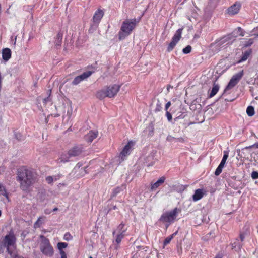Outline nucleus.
<instances>
[{
	"instance_id": "obj_50",
	"label": "nucleus",
	"mask_w": 258,
	"mask_h": 258,
	"mask_svg": "<svg viewBox=\"0 0 258 258\" xmlns=\"http://www.w3.org/2000/svg\"><path fill=\"white\" fill-rule=\"evenodd\" d=\"M251 146H252V148L255 147L256 148H258V142L255 143L254 144L251 145Z\"/></svg>"
},
{
	"instance_id": "obj_49",
	"label": "nucleus",
	"mask_w": 258,
	"mask_h": 258,
	"mask_svg": "<svg viewBox=\"0 0 258 258\" xmlns=\"http://www.w3.org/2000/svg\"><path fill=\"white\" fill-rule=\"evenodd\" d=\"M71 114H72V110L71 109L70 111L68 110L67 115H68V117L69 118L71 117Z\"/></svg>"
},
{
	"instance_id": "obj_7",
	"label": "nucleus",
	"mask_w": 258,
	"mask_h": 258,
	"mask_svg": "<svg viewBox=\"0 0 258 258\" xmlns=\"http://www.w3.org/2000/svg\"><path fill=\"white\" fill-rule=\"evenodd\" d=\"M183 30V28H179L175 32V34L174 35L173 37L172 38V40L170 42V43L169 44L167 48V51L168 52L171 51L176 45V44L178 42V41L180 40V38H181V34Z\"/></svg>"
},
{
	"instance_id": "obj_8",
	"label": "nucleus",
	"mask_w": 258,
	"mask_h": 258,
	"mask_svg": "<svg viewBox=\"0 0 258 258\" xmlns=\"http://www.w3.org/2000/svg\"><path fill=\"white\" fill-rule=\"evenodd\" d=\"M252 146H249L242 148V149H237V153L238 156L240 159L243 158L245 160H249L251 156V149Z\"/></svg>"
},
{
	"instance_id": "obj_55",
	"label": "nucleus",
	"mask_w": 258,
	"mask_h": 258,
	"mask_svg": "<svg viewBox=\"0 0 258 258\" xmlns=\"http://www.w3.org/2000/svg\"><path fill=\"white\" fill-rule=\"evenodd\" d=\"M13 258H24V257L22 256H18L16 254V256L15 257H13Z\"/></svg>"
},
{
	"instance_id": "obj_64",
	"label": "nucleus",
	"mask_w": 258,
	"mask_h": 258,
	"mask_svg": "<svg viewBox=\"0 0 258 258\" xmlns=\"http://www.w3.org/2000/svg\"><path fill=\"white\" fill-rule=\"evenodd\" d=\"M89 258H92V257H91V256H90V257H89Z\"/></svg>"
},
{
	"instance_id": "obj_63",
	"label": "nucleus",
	"mask_w": 258,
	"mask_h": 258,
	"mask_svg": "<svg viewBox=\"0 0 258 258\" xmlns=\"http://www.w3.org/2000/svg\"><path fill=\"white\" fill-rule=\"evenodd\" d=\"M169 89H170V88L169 87H167V90L169 91Z\"/></svg>"
},
{
	"instance_id": "obj_19",
	"label": "nucleus",
	"mask_w": 258,
	"mask_h": 258,
	"mask_svg": "<svg viewBox=\"0 0 258 258\" xmlns=\"http://www.w3.org/2000/svg\"><path fill=\"white\" fill-rule=\"evenodd\" d=\"M165 177L164 176L160 177L156 182L151 185V190H156L159 186H160L162 184H163L165 182Z\"/></svg>"
},
{
	"instance_id": "obj_25",
	"label": "nucleus",
	"mask_w": 258,
	"mask_h": 258,
	"mask_svg": "<svg viewBox=\"0 0 258 258\" xmlns=\"http://www.w3.org/2000/svg\"><path fill=\"white\" fill-rule=\"evenodd\" d=\"M176 117L174 118L175 121H177L179 118H184L186 115V112L184 111L178 112L176 114Z\"/></svg>"
},
{
	"instance_id": "obj_58",
	"label": "nucleus",
	"mask_w": 258,
	"mask_h": 258,
	"mask_svg": "<svg viewBox=\"0 0 258 258\" xmlns=\"http://www.w3.org/2000/svg\"><path fill=\"white\" fill-rule=\"evenodd\" d=\"M227 38H228L227 37H224V38H223V41H225V40H227Z\"/></svg>"
},
{
	"instance_id": "obj_24",
	"label": "nucleus",
	"mask_w": 258,
	"mask_h": 258,
	"mask_svg": "<svg viewBox=\"0 0 258 258\" xmlns=\"http://www.w3.org/2000/svg\"><path fill=\"white\" fill-rule=\"evenodd\" d=\"M219 89V86L218 85L214 84L212 88V90L211 91V92L209 94V97L210 98H211V97H213L214 95H215L216 94V93H217V92L218 91Z\"/></svg>"
},
{
	"instance_id": "obj_41",
	"label": "nucleus",
	"mask_w": 258,
	"mask_h": 258,
	"mask_svg": "<svg viewBox=\"0 0 258 258\" xmlns=\"http://www.w3.org/2000/svg\"><path fill=\"white\" fill-rule=\"evenodd\" d=\"M253 40L251 39H250L247 41H246L245 42V43L244 44V46L245 47L250 46L253 43Z\"/></svg>"
},
{
	"instance_id": "obj_38",
	"label": "nucleus",
	"mask_w": 258,
	"mask_h": 258,
	"mask_svg": "<svg viewBox=\"0 0 258 258\" xmlns=\"http://www.w3.org/2000/svg\"><path fill=\"white\" fill-rule=\"evenodd\" d=\"M72 237L69 233H67L64 235V239L67 241L71 240Z\"/></svg>"
},
{
	"instance_id": "obj_13",
	"label": "nucleus",
	"mask_w": 258,
	"mask_h": 258,
	"mask_svg": "<svg viewBox=\"0 0 258 258\" xmlns=\"http://www.w3.org/2000/svg\"><path fill=\"white\" fill-rule=\"evenodd\" d=\"M206 191L203 189H198L195 191L192 196L193 201L196 202L201 199L205 194Z\"/></svg>"
},
{
	"instance_id": "obj_47",
	"label": "nucleus",
	"mask_w": 258,
	"mask_h": 258,
	"mask_svg": "<svg viewBox=\"0 0 258 258\" xmlns=\"http://www.w3.org/2000/svg\"><path fill=\"white\" fill-rule=\"evenodd\" d=\"M245 238V235L244 234H240V235H239V238H240V242H242V241H243L244 239Z\"/></svg>"
},
{
	"instance_id": "obj_40",
	"label": "nucleus",
	"mask_w": 258,
	"mask_h": 258,
	"mask_svg": "<svg viewBox=\"0 0 258 258\" xmlns=\"http://www.w3.org/2000/svg\"><path fill=\"white\" fill-rule=\"evenodd\" d=\"M166 116L168 120L170 122L171 121L172 119L171 113H170L168 111H167L166 112Z\"/></svg>"
},
{
	"instance_id": "obj_52",
	"label": "nucleus",
	"mask_w": 258,
	"mask_h": 258,
	"mask_svg": "<svg viewBox=\"0 0 258 258\" xmlns=\"http://www.w3.org/2000/svg\"><path fill=\"white\" fill-rule=\"evenodd\" d=\"M49 101H50L49 97H47V98L44 99V102H46Z\"/></svg>"
},
{
	"instance_id": "obj_10",
	"label": "nucleus",
	"mask_w": 258,
	"mask_h": 258,
	"mask_svg": "<svg viewBox=\"0 0 258 258\" xmlns=\"http://www.w3.org/2000/svg\"><path fill=\"white\" fill-rule=\"evenodd\" d=\"M92 74V71H87L84 72L81 75L77 76L74 78L73 81H72V84L74 85H77L79 84L81 81L88 78L89 76L91 75Z\"/></svg>"
},
{
	"instance_id": "obj_2",
	"label": "nucleus",
	"mask_w": 258,
	"mask_h": 258,
	"mask_svg": "<svg viewBox=\"0 0 258 258\" xmlns=\"http://www.w3.org/2000/svg\"><path fill=\"white\" fill-rule=\"evenodd\" d=\"M140 20L135 18L126 19L122 22L120 31L118 33V38L120 40L124 39L128 36L136 27Z\"/></svg>"
},
{
	"instance_id": "obj_37",
	"label": "nucleus",
	"mask_w": 258,
	"mask_h": 258,
	"mask_svg": "<svg viewBox=\"0 0 258 258\" xmlns=\"http://www.w3.org/2000/svg\"><path fill=\"white\" fill-rule=\"evenodd\" d=\"M191 47L190 45L187 46L183 49L182 52L184 54H188L191 52Z\"/></svg>"
},
{
	"instance_id": "obj_6",
	"label": "nucleus",
	"mask_w": 258,
	"mask_h": 258,
	"mask_svg": "<svg viewBox=\"0 0 258 258\" xmlns=\"http://www.w3.org/2000/svg\"><path fill=\"white\" fill-rule=\"evenodd\" d=\"M178 209L174 208L173 210L164 213L159 220L163 223H167L166 228L175 220L177 216Z\"/></svg>"
},
{
	"instance_id": "obj_14",
	"label": "nucleus",
	"mask_w": 258,
	"mask_h": 258,
	"mask_svg": "<svg viewBox=\"0 0 258 258\" xmlns=\"http://www.w3.org/2000/svg\"><path fill=\"white\" fill-rule=\"evenodd\" d=\"M104 15L102 10L98 9L94 14L93 21L95 23H99Z\"/></svg>"
},
{
	"instance_id": "obj_46",
	"label": "nucleus",
	"mask_w": 258,
	"mask_h": 258,
	"mask_svg": "<svg viewBox=\"0 0 258 258\" xmlns=\"http://www.w3.org/2000/svg\"><path fill=\"white\" fill-rule=\"evenodd\" d=\"M26 235H27V233L25 231H23L22 232V233L21 234V238L22 240H23L25 239Z\"/></svg>"
},
{
	"instance_id": "obj_1",
	"label": "nucleus",
	"mask_w": 258,
	"mask_h": 258,
	"mask_svg": "<svg viewBox=\"0 0 258 258\" xmlns=\"http://www.w3.org/2000/svg\"><path fill=\"white\" fill-rule=\"evenodd\" d=\"M17 174V180L20 182V187L23 191H27L31 186L37 181L36 174L26 168H19Z\"/></svg>"
},
{
	"instance_id": "obj_42",
	"label": "nucleus",
	"mask_w": 258,
	"mask_h": 258,
	"mask_svg": "<svg viewBox=\"0 0 258 258\" xmlns=\"http://www.w3.org/2000/svg\"><path fill=\"white\" fill-rule=\"evenodd\" d=\"M175 139H176V138H174L173 137H172L170 135L168 136L166 138L167 141H169V142H172L174 140H175Z\"/></svg>"
},
{
	"instance_id": "obj_12",
	"label": "nucleus",
	"mask_w": 258,
	"mask_h": 258,
	"mask_svg": "<svg viewBox=\"0 0 258 258\" xmlns=\"http://www.w3.org/2000/svg\"><path fill=\"white\" fill-rule=\"evenodd\" d=\"M240 7V3L236 2L228 9V13L230 15H235L239 12Z\"/></svg>"
},
{
	"instance_id": "obj_57",
	"label": "nucleus",
	"mask_w": 258,
	"mask_h": 258,
	"mask_svg": "<svg viewBox=\"0 0 258 258\" xmlns=\"http://www.w3.org/2000/svg\"><path fill=\"white\" fill-rule=\"evenodd\" d=\"M240 35L241 36H243L244 35V34H243V33L241 31L240 32Z\"/></svg>"
},
{
	"instance_id": "obj_59",
	"label": "nucleus",
	"mask_w": 258,
	"mask_h": 258,
	"mask_svg": "<svg viewBox=\"0 0 258 258\" xmlns=\"http://www.w3.org/2000/svg\"><path fill=\"white\" fill-rule=\"evenodd\" d=\"M137 248L139 249H140V248H142V246H139L137 247Z\"/></svg>"
},
{
	"instance_id": "obj_44",
	"label": "nucleus",
	"mask_w": 258,
	"mask_h": 258,
	"mask_svg": "<svg viewBox=\"0 0 258 258\" xmlns=\"http://www.w3.org/2000/svg\"><path fill=\"white\" fill-rule=\"evenodd\" d=\"M170 106H171V102L170 101L168 102L166 104L165 107V110H166V111H168V109Z\"/></svg>"
},
{
	"instance_id": "obj_22",
	"label": "nucleus",
	"mask_w": 258,
	"mask_h": 258,
	"mask_svg": "<svg viewBox=\"0 0 258 258\" xmlns=\"http://www.w3.org/2000/svg\"><path fill=\"white\" fill-rule=\"evenodd\" d=\"M238 83L234 80L233 79L231 78L230 81L229 82L228 85H227L224 91H226L227 90H230L235 87Z\"/></svg>"
},
{
	"instance_id": "obj_45",
	"label": "nucleus",
	"mask_w": 258,
	"mask_h": 258,
	"mask_svg": "<svg viewBox=\"0 0 258 258\" xmlns=\"http://www.w3.org/2000/svg\"><path fill=\"white\" fill-rule=\"evenodd\" d=\"M61 255V258H67V255L64 251H62L61 252H59Z\"/></svg>"
},
{
	"instance_id": "obj_56",
	"label": "nucleus",
	"mask_w": 258,
	"mask_h": 258,
	"mask_svg": "<svg viewBox=\"0 0 258 258\" xmlns=\"http://www.w3.org/2000/svg\"><path fill=\"white\" fill-rule=\"evenodd\" d=\"M58 210V208L55 207L53 209V211H56Z\"/></svg>"
},
{
	"instance_id": "obj_43",
	"label": "nucleus",
	"mask_w": 258,
	"mask_h": 258,
	"mask_svg": "<svg viewBox=\"0 0 258 258\" xmlns=\"http://www.w3.org/2000/svg\"><path fill=\"white\" fill-rule=\"evenodd\" d=\"M15 137L18 140H21L22 139V136L20 133L15 134Z\"/></svg>"
},
{
	"instance_id": "obj_5",
	"label": "nucleus",
	"mask_w": 258,
	"mask_h": 258,
	"mask_svg": "<svg viewBox=\"0 0 258 258\" xmlns=\"http://www.w3.org/2000/svg\"><path fill=\"white\" fill-rule=\"evenodd\" d=\"M40 237L42 239L40 245V251L45 255L51 257L53 255L54 250L49 240L43 235H41Z\"/></svg>"
},
{
	"instance_id": "obj_27",
	"label": "nucleus",
	"mask_w": 258,
	"mask_h": 258,
	"mask_svg": "<svg viewBox=\"0 0 258 258\" xmlns=\"http://www.w3.org/2000/svg\"><path fill=\"white\" fill-rule=\"evenodd\" d=\"M228 157V152L227 151H224L223 158H222V161H221L219 165H220L222 166H224V165L226 163V160L227 159Z\"/></svg>"
},
{
	"instance_id": "obj_15",
	"label": "nucleus",
	"mask_w": 258,
	"mask_h": 258,
	"mask_svg": "<svg viewBox=\"0 0 258 258\" xmlns=\"http://www.w3.org/2000/svg\"><path fill=\"white\" fill-rule=\"evenodd\" d=\"M98 132L96 131H90L85 136V139L88 142H92L93 140L97 138Z\"/></svg>"
},
{
	"instance_id": "obj_30",
	"label": "nucleus",
	"mask_w": 258,
	"mask_h": 258,
	"mask_svg": "<svg viewBox=\"0 0 258 258\" xmlns=\"http://www.w3.org/2000/svg\"><path fill=\"white\" fill-rule=\"evenodd\" d=\"M44 217H39L36 222L34 223V227L35 228H39L42 224L41 219H44Z\"/></svg>"
},
{
	"instance_id": "obj_26",
	"label": "nucleus",
	"mask_w": 258,
	"mask_h": 258,
	"mask_svg": "<svg viewBox=\"0 0 258 258\" xmlns=\"http://www.w3.org/2000/svg\"><path fill=\"white\" fill-rule=\"evenodd\" d=\"M123 186V185H122L121 187L118 186L114 188L111 194V198L115 197L118 194L120 193V192L123 190V188H122Z\"/></svg>"
},
{
	"instance_id": "obj_48",
	"label": "nucleus",
	"mask_w": 258,
	"mask_h": 258,
	"mask_svg": "<svg viewBox=\"0 0 258 258\" xmlns=\"http://www.w3.org/2000/svg\"><path fill=\"white\" fill-rule=\"evenodd\" d=\"M176 142H184V139L182 137H180L178 138H177L175 139Z\"/></svg>"
},
{
	"instance_id": "obj_51",
	"label": "nucleus",
	"mask_w": 258,
	"mask_h": 258,
	"mask_svg": "<svg viewBox=\"0 0 258 258\" xmlns=\"http://www.w3.org/2000/svg\"><path fill=\"white\" fill-rule=\"evenodd\" d=\"M44 213L46 214H49L50 213H51V211H50L48 209H46L44 211Z\"/></svg>"
},
{
	"instance_id": "obj_60",
	"label": "nucleus",
	"mask_w": 258,
	"mask_h": 258,
	"mask_svg": "<svg viewBox=\"0 0 258 258\" xmlns=\"http://www.w3.org/2000/svg\"><path fill=\"white\" fill-rule=\"evenodd\" d=\"M216 258H221V256H217Z\"/></svg>"
},
{
	"instance_id": "obj_9",
	"label": "nucleus",
	"mask_w": 258,
	"mask_h": 258,
	"mask_svg": "<svg viewBox=\"0 0 258 258\" xmlns=\"http://www.w3.org/2000/svg\"><path fill=\"white\" fill-rule=\"evenodd\" d=\"M70 156L72 157L79 156L85 152L84 148L82 145H77L73 146L69 150Z\"/></svg>"
},
{
	"instance_id": "obj_21",
	"label": "nucleus",
	"mask_w": 258,
	"mask_h": 258,
	"mask_svg": "<svg viewBox=\"0 0 258 258\" xmlns=\"http://www.w3.org/2000/svg\"><path fill=\"white\" fill-rule=\"evenodd\" d=\"M244 75V71L243 70H241L236 74L234 75L232 78L234 79L235 81H236L237 83L239 82V81L242 79V77Z\"/></svg>"
},
{
	"instance_id": "obj_20",
	"label": "nucleus",
	"mask_w": 258,
	"mask_h": 258,
	"mask_svg": "<svg viewBox=\"0 0 258 258\" xmlns=\"http://www.w3.org/2000/svg\"><path fill=\"white\" fill-rule=\"evenodd\" d=\"M242 243L240 242L238 239H236L235 241L231 243L232 249L236 251H239L242 247Z\"/></svg>"
},
{
	"instance_id": "obj_61",
	"label": "nucleus",
	"mask_w": 258,
	"mask_h": 258,
	"mask_svg": "<svg viewBox=\"0 0 258 258\" xmlns=\"http://www.w3.org/2000/svg\"><path fill=\"white\" fill-rule=\"evenodd\" d=\"M1 214H2V212H1V211L0 210V216H1Z\"/></svg>"
},
{
	"instance_id": "obj_53",
	"label": "nucleus",
	"mask_w": 258,
	"mask_h": 258,
	"mask_svg": "<svg viewBox=\"0 0 258 258\" xmlns=\"http://www.w3.org/2000/svg\"><path fill=\"white\" fill-rule=\"evenodd\" d=\"M81 166H82V164H81V163H78L77 164L76 167H78V168H80Z\"/></svg>"
},
{
	"instance_id": "obj_3",
	"label": "nucleus",
	"mask_w": 258,
	"mask_h": 258,
	"mask_svg": "<svg viewBox=\"0 0 258 258\" xmlns=\"http://www.w3.org/2000/svg\"><path fill=\"white\" fill-rule=\"evenodd\" d=\"M120 88V86L116 84L110 85L106 88H103L97 92L96 96L99 99H103L105 97L111 98L114 97Z\"/></svg>"
},
{
	"instance_id": "obj_16",
	"label": "nucleus",
	"mask_w": 258,
	"mask_h": 258,
	"mask_svg": "<svg viewBox=\"0 0 258 258\" xmlns=\"http://www.w3.org/2000/svg\"><path fill=\"white\" fill-rule=\"evenodd\" d=\"M11 50L10 49L6 48L2 50V58L5 61H8L11 57Z\"/></svg>"
},
{
	"instance_id": "obj_4",
	"label": "nucleus",
	"mask_w": 258,
	"mask_h": 258,
	"mask_svg": "<svg viewBox=\"0 0 258 258\" xmlns=\"http://www.w3.org/2000/svg\"><path fill=\"white\" fill-rule=\"evenodd\" d=\"M16 238L13 232L6 235L4 239V246L7 248V252L11 257H15L16 256Z\"/></svg>"
},
{
	"instance_id": "obj_36",
	"label": "nucleus",
	"mask_w": 258,
	"mask_h": 258,
	"mask_svg": "<svg viewBox=\"0 0 258 258\" xmlns=\"http://www.w3.org/2000/svg\"><path fill=\"white\" fill-rule=\"evenodd\" d=\"M224 166H222L220 165H219L217 169H216V171H215V175L216 176L219 175L222 172V169Z\"/></svg>"
},
{
	"instance_id": "obj_28",
	"label": "nucleus",
	"mask_w": 258,
	"mask_h": 258,
	"mask_svg": "<svg viewBox=\"0 0 258 258\" xmlns=\"http://www.w3.org/2000/svg\"><path fill=\"white\" fill-rule=\"evenodd\" d=\"M246 113L249 116H252L254 114V109L252 106H249L246 109Z\"/></svg>"
},
{
	"instance_id": "obj_35",
	"label": "nucleus",
	"mask_w": 258,
	"mask_h": 258,
	"mask_svg": "<svg viewBox=\"0 0 258 258\" xmlns=\"http://www.w3.org/2000/svg\"><path fill=\"white\" fill-rule=\"evenodd\" d=\"M162 109V103H160L159 101H158V102L156 104V108L155 109V111L156 112H159V111H161Z\"/></svg>"
},
{
	"instance_id": "obj_31",
	"label": "nucleus",
	"mask_w": 258,
	"mask_h": 258,
	"mask_svg": "<svg viewBox=\"0 0 258 258\" xmlns=\"http://www.w3.org/2000/svg\"><path fill=\"white\" fill-rule=\"evenodd\" d=\"M68 243L65 242H59L57 244V247L58 249L59 250V252H61V251H63V249L67 247Z\"/></svg>"
},
{
	"instance_id": "obj_62",
	"label": "nucleus",
	"mask_w": 258,
	"mask_h": 258,
	"mask_svg": "<svg viewBox=\"0 0 258 258\" xmlns=\"http://www.w3.org/2000/svg\"><path fill=\"white\" fill-rule=\"evenodd\" d=\"M169 89H170V88L169 87H167V90L169 91Z\"/></svg>"
},
{
	"instance_id": "obj_33",
	"label": "nucleus",
	"mask_w": 258,
	"mask_h": 258,
	"mask_svg": "<svg viewBox=\"0 0 258 258\" xmlns=\"http://www.w3.org/2000/svg\"><path fill=\"white\" fill-rule=\"evenodd\" d=\"M124 224L121 223L117 227V230L118 231V233L124 234V233L126 231V229H124Z\"/></svg>"
},
{
	"instance_id": "obj_39",
	"label": "nucleus",
	"mask_w": 258,
	"mask_h": 258,
	"mask_svg": "<svg viewBox=\"0 0 258 258\" xmlns=\"http://www.w3.org/2000/svg\"><path fill=\"white\" fill-rule=\"evenodd\" d=\"M251 177L253 179H258V172L257 171H253L251 173Z\"/></svg>"
},
{
	"instance_id": "obj_54",
	"label": "nucleus",
	"mask_w": 258,
	"mask_h": 258,
	"mask_svg": "<svg viewBox=\"0 0 258 258\" xmlns=\"http://www.w3.org/2000/svg\"><path fill=\"white\" fill-rule=\"evenodd\" d=\"M237 29H238V30L239 32H241L242 31V28L241 27H238Z\"/></svg>"
},
{
	"instance_id": "obj_29",
	"label": "nucleus",
	"mask_w": 258,
	"mask_h": 258,
	"mask_svg": "<svg viewBox=\"0 0 258 258\" xmlns=\"http://www.w3.org/2000/svg\"><path fill=\"white\" fill-rule=\"evenodd\" d=\"M58 178H59V177H58V176H49L46 178V180L48 183L51 184L53 182L54 180H57Z\"/></svg>"
},
{
	"instance_id": "obj_34",
	"label": "nucleus",
	"mask_w": 258,
	"mask_h": 258,
	"mask_svg": "<svg viewBox=\"0 0 258 258\" xmlns=\"http://www.w3.org/2000/svg\"><path fill=\"white\" fill-rule=\"evenodd\" d=\"M124 234L122 233H118L117 235L115 241L117 244H119L121 241L122 239L124 237Z\"/></svg>"
},
{
	"instance_id": "obj_23",
	"label": "nucleus",
	"mask_w": 258,
	"mask_h": 258,
	"mask_svg": "<svg viewBox=\"0 0 258 258\" xmlns=\"http://www.w3.org/2000/svg\"><path fill=\"white\" fill-rule=\"evenodd\" d=\"M62 39V34L60 33H58L57 37L55 41V46L58 47H60L61 45Z\"/></svg>"
},
{
	"instance_id": "obj_11",
	"label": "nucleus",
	"mask_w": 258,
	"mask_h": 258,
	"mask_svg": "<svg viewBox=\"0 0 258 258\" xmlns=\"http://www.w3.org/2000/svg\"><path fill=\"white\" fill-rule=\"evenodd\" d=\"M134 145V142L133 141H130L124 146L120 154V156L122 159L123 158V157H125L130 154L131 149Z\"/></svg>"
},
{
	"instance_id": "obj_32",
	"label": "nucleus",
	"mask_w": 258,
	"mask_h": 258,
	"mask_svg": "<svg viewBox=\"0 0 258 258\" xmlns=\"http://www.w3.org/2000/svg\"><path fill=\"white\" fill-rule=\"evenodd\" d=\"M177 232L174 233L171 236L167 237L164 241V245L165 246L167 244H169L171 239L173 238V237L176 234Z\"/></svg>"
},
{
	"instance_id": "obj_17",
	"label": "nucleus",
	"mask_w": 258,
	"mask_h": 258,
	"mask_svg": "<svg viewBox=\"0 0 258 258\" xmlns=\"http://www.w3.org/2000/svg\"><path fill=\"white\" fill-rule=\"evenodd\" d=\"M71 157V156H70L69 151H68L67 153H63L60 155L57 160V162L58 163H66L70 161Z\"/></svg>"
},
{
	"instance_id": "obj_18",
	"label": "nucleus",
	"mask_w": 258,
	"mask_h": 258,
	"mask_svg": "<svg viewBox=\"0 0 258 258\" xmlns=\"http://www.w3.org/2000/svg\"><path fill=\"white\" fill-rule=\"evenodd\" d=\"M251 49H248L246 51L242 52V56L239 59V60L237 61V63H239L242 62L246 61L248 58L249 56L251 55Z\"/></svg>"
}]
</instances>
